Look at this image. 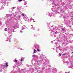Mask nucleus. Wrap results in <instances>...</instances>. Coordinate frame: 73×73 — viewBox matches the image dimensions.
<instances>
[{
	"instance_id": "20",
	"label": "nucleus",
	"mask_w": 73,
	"mask_h": 73,
	"mask_svg": "<svg viewBox=\"0 0 73 73\" xmlns=\"http://www.w3.org/2000/svg\"><path fill=\"white\" fill-rule=\"evenodd\" d=\"M33 27H32L31 28V29H33Z\"/></svg>"
},
{
	"instance_id": "16",
	"label": "nucleus",
	"mask_w": 73,
	"mask_h": 73,
	"mask_svg": "<svg viewBox=\"0 0 73 73\" xmlns=\"http://www.w3.org/2000/svg\"><path fill=\"white\" fill-rule=\"evenodd\" d=\"M20 61H23V59H21Z\"/></svg>"
},
{
	"instance_id": "24",
	"label": "nucleus",
	"mask_w": 73,
	"mask_h": 73,
	"mask_svg": "<svg viewBox=\"0 0 73 73\" xmlns=\"http://www.w3.org/2000/svg\"><path fill=\"white\" fill-rule=\"evenodd\" d=\"M54 11V12H56V10H55Z\"/></svg>"
},
{
	"instance_id": "12",
	"label": "nucleus",
	"mask_w": 73,
	"mask_h": 73,
	"mask_svg": "<svg viewBox=\"0 0 73 73\" xmlns=\"http://www.w3.org/2000/svg\"><path fill=\"white\" fill-rule=\"evenodd\" d=\"M15 62H17V60H15Z\"/></svg>"
},
{
	"instance_id": "35",
	"label": "nucleus",
	"mask_w": 73,
	"mask_h": 73,
	"mask_svg": "<svg viewBox=\"0 0 73 73\" xmlns=\"http://www.w3.org/2000/svg\"><path fill=\"white\" fill-rule=\"evenodd\" d=\"M15 40H16V39H15Z\"/></svg>"
},
{
	"instance_id": "18",
	"label": "nucleus",
	"mask_w": 73,
	"mask_h": 73,
	"mask_svg": "<svg viewBox=\"0 0 73 73\" xmlns=\"http://www.w3.org/2000/svg\"><path fill=\"white\" fill-rule=\"evenodd\" d=\"M64 29L63 28V29H62V31H64Z\"/></svg>"
},
{
	"instance_id": "5",
	"label": "nucleus",
	"mask_w": 73,
	"mask_h": 73,
	"mask_svg": "<svg viewBox=\"0 0 73 73\" xmlns=\"http://www.w3.org/2000/svg\"><path fill=\"white\" fill-rule=\"evenodd\" d=\"M8 62H6L5 63V64H6V66H8Z\"/></svg>"
},
{
	"instance_id": "19",
	"label": "nucleus",
	"mask_w": 73,
	"mask_h": 73,
	"mask_svg": "<svg viewBox=\"0 0 73 73\" xmlns=\"http://www.w3.org/2000/svg\"><path fill=\"white\" fill-rule=\"evenodd\" d=\"M23 0H19V1H22Z\"/></svg>"
},
{
	"instance_id": "1",
	"label": "nucleus",
	"mask_w": 73,
	"mask_h": 73,
	"mask_svg": "<svg viewBox=\"0 0 73 73\" xmlns=\"http://www.w3.org/2000/svg\"><path fill=\"white\" fill-rule=\"evenodd\" d=\"M21 16L23 17V18L26 21H31V20H33L34 22H35L34 21V20L32 18H27V17L25 16V15L24 14H22L21 15Z\"/></svg>"
},
{
	"instance_id": "22",
	"label": "nucleus",
	"mask_w": 73,
	"mask_h": 73,
	"mask_svg": "<svg viewBox=\"0 0 73 73\" xmlns=\"http://www.w3.org/2000/svg\"><path fill=\"white\" fill-rule=\"evenodd\" d=\"M63 54L64 55H65V54Z\"/></svg>"
},
{
	"instance_id": "21",
	"label": "nucleus",
	"mask_w": 73,
	"mask_h": 73,
	"mask_svg": "<svg viewBox=\"0 0 73 73\" xmlns=\"http://www.w3.org/2000/svg\"><path fill=\"white\" fill-rule=\"evenodd\" d=\"M70 35H72V36H73V34H71Z\"/></svg>"
},
{
	"instance_id": "31",
	"label": "nucleus",
	"mask_w": 73,
	"mask_h": 73,
	"mask_svg": "<svg viewBox=\"0 0 73 73\" xmlns=\"http://www.w3.org/2000/svg\"><path fill=\"white\" fill-rule=\"evenodd\" d=\"M52 27H53V26H52Z\"/></svg>"
},
{
	"instance_id": "8",
	"label": "nucleus",
	"mask_w": 73,
	"mask_h": 73,
	"mask_svg": "<svg viewBox=\"0 0 73 73\" xmlns=\"http://www.w3.org/2000/svg\"><path fill=\"white\" fill-rule=\"evenodd\" d=\"M36 53V49H34V50L33 53Z\"/></svg>"
},
{
	"instance_id": "34",
	"label": "nucleus",
	"mask_w": 73,
	"mask_h": 73,
	"mask_svg": "<svg viewBox=\"0 0 73 73\" xmlns=\"http://www.w3.org/2000/svg\"><path fill=\"white\" fill-rule=\"evenodd\" d=\"M55 36H56V35H55Z\"/></svg>"
},
{
	"instance_id": "33",
	"label": "nucleus",
	"mask_w": 73,
	"mask_h": 73,
	"mask_svg": "<svg viewBox=\"0 0 73 73\" xmlns=\"http://www.w3.org/2000/svg\"><path fill=\"white\" fill-rule=\"evenodd\" d=\"M55 33H56V32H55Z\"/></svg>"
},
{
	"instance_id": "14",
	"label": "nucleus",
	"mask_w": 73,
	"mask_h": 73,
	"mask_svg": "<svg viewBox=\"0 0 73 73\" xmlns=\"http://www.w3.org/2000/svg\"><path fill=\"white\" fill-rule=\"evenodd\" d=\"M1 8H2V9H4V7H1Z\"/></svg>"
},
{
	"instance_id": "36",
	"label": "nucleus",
	"mask_w": 73,
	"mask_h": 73,
	"mask_svg": "<svg viewBox=\"0 0 73 73\" xmlns=\"http://www.w3.org/2000/svg\"><path fill=\"white\" fill-rule=\"evenodd\" d=\"M54 10H55L54 9Z\"/></svg>"
},
{
	"instance_id": "17",
	"label": "nucleus",
	"mask_w": 73,
	"mask_h": 73,
	"mask_svg": "<svg viewBox=\"0 0 73 73\" xmlns=\"http://www.w3.org/2000/svg\"><path fill=\"white\" fill-rule=\"evenodd\" d=\"M20 32H21V33H23V31H20Z\"/></svg>"
},
{
	"instance_id": "15",
	"label": "nucleus",
	"mask_w": 73,
	"mask_h": 73,
	"mask_svg": "<svg viewBox=\"0 0 73 73\" xmlns=\"http://www.w3.org/2000/svg\"><path fill=\"white\" fill-rule=\"evenodd\" d=\"M37 51H38V52H40V49H37Z\"/></svg>"
},
{
	"instance_id": "4",
	"label": "nucleus",
	"mask_w": 73,
	"mask_h": 73,
	"mask_svg": "<svg viewBox=\"0 0 73 73\" xmlns=\"http://www.w3.org/2000/svg\"><path fill=\"white\" fill-rule=\"evenodd\" d=\"M25 25H23V26H22V30H23V29H25Z\"/></svg>"
},
{
	"instance_id": "9",
	"label": "nucleus",
	"mask_w": 73,
	"mask_h": 73,
	"mask_svg": "<svg viewBox=\"0 0 73 73\" xmlns=\"http://www.w3.org/2000/svg\"><path fill=\"white\" fill-rule=\"evenodd\" d=\"M27 3L25 2L24 3V5H27Z\"/></svg>"
},
{
	"instance_id": "26",
	"label": "nucleus",
	"mask_w": 73,
	"mask_h": 73,
	"mask_svg": "<svg viewBox=\"0 0 73 73\" xmlns=\"http://www.w3.org/2000/svg\"><path fill=\"white\" fill-rule=\"evenodd\" d=\"M51 42L52 43L53 42V41H52Z\"/></svg>"
},
{
	"instance_id": "32",
	"label": "nucleus",
	"mask_w": 73,
	"mask_h": 73,
	"mask_svg": "<svg viewBox=\"0 0 73 73\" xmlns=\"http://www.w3.org/2000/svg\"><path fill=\"white\" fill-rule=\"evenodd\" d=\"M0 10H1V9L0 8Z\"/></svg>"
},
{
	"instance_id": "3",
	"label": "nucleus",
	"mask_w": 73,
	"mask_h": 73,
	"mask_svg": "<svg viewBox=\"0 0 73 73\" xmlns=\"http://www.w3.org/2000/svg\"><path fill=\"white\" fill-rule=\"evenodd\" d=\"M16 26L15 25L11 27V29L12 30H14V29H16Z\"/></svg>"
},
{
	"instance_id": "10",
	"label": "nucleus",
	"mask_w": 73,
	"mask_h": 73,
	"mask_svg": "<svg viewBox=\"0 0 73 73\" xmlns=\"http://www.w3.org/2000/svg\"><path fill=\"white\" fill-rule=\"evenodd\" d=\"M7 16L9 17V16H11V15H10V14H8L7 15Z\"/></svg>"
},
{
	"instance_id": "29",
	"label": "nucleus",
	"mask_w": 73,
	"mask_h": 73,
	"mask_svg": "<svg viewBox=\"0 0 73 73\" xmlns=\"http://www.w3.org/2000/svg\"><path fill=\"white\" fill-rule=\"evenodd\" d=\"M72 53H73V51L72 52Z\"/></svg>"
},
{
	"instance_id": "2",
	"label": "nucleus",
	"mask_w": 73,
	"mask_h": 73,
	"mask_svg": "<svg viewBox=\"0 0 73 73\" xmlns=\"http://www.w3.org/2000/svg\"><path fill=\"white\" fill-rule=\"evenodd\" d=\"M8 36L9 37H8L7 38V40H6V41H8L9 40V42L10 41V39H11V36H12V34H9L8 33Z\"/></svg>"
},
{
	"instance_id": "25",
	"label": "nucleus",
	"mask_w": 73,
	"mask_h": 73,
	"mask_svg": "<svg viewBox=\"0 0 73 73\" xmlns=\"http://www.w3.org/2000/svg\"><path fill=\"white\" fill-rule=\"evenodd\" d=\"M67 73H70L69 72H67Z\"/></svg>"
},
{
	"instance_id": "11",
	"label": "nucleus",
	"mask_w": 73,
	"mask_h": 73,
	"mask_svg": "<svg viewBox=\"0 0 73 73\" xmlns=\"http://www.w3.org/2000/svg\"><path fill=\"white\" fill-rule=\"evenodd\" d=\"M7 28H5V31H7Z\"/></svg>"
},
{
	"instance_id": "13",
	"label": "nucleus",
	"mask_w": 73,
	"mask_h": 73,
	"mask_svg": "<svg viewBox=\"0 0 73 73\" xmlns=\"http://www.w3.org/2000/svg\"><path fill=\"white\" fill-rule=\"evenodd\" d=\"M59 54V56H61V53H60Z\"/></svg>"
},
{
	"instance_id": "7",
	"label": "nucleus",
	"mask_w": 73,
	"mask_h": 73,
	"mask_svg": "<svg viewBox=\"0 0 73 73\" xmlns=\"http://www.w3.org/2000/svg\"><path fill=\"white\" fill-rule=\"evenodd\" d=\"M16 8V7H13L11 8V9H12V10H13L14 9H15Z\"/></svg>"
},
{
	"instance_id": "27",
	"label": "nucleus",
	"mask_w": 73,
	"mask_h": 73,
	"mask_svg": "<svg viewBox=\"0 0 73 73\" xmlns=\"http://www.w3.org/2000/svg\"><path fill=\"white\" fill-rule=\"evenodd\" d=\"M33 56H35V55H33Z\"/></svg>"
},
{
	"instance_id": "30",
	"label": "nucleus",
	"mask_w": 73,
	"mask_h": 73,
	"mask_svg": "<svg viewBox=\"0 0 73 73\" xmlns=\"http://www.w3.org/2000/svg\"><path fill=\"white\" fill-rule=\"evenodd\" d=\"M51 31H52V30L50 29Z\"/></svg>"
},
{
	"instance_id": "6",
	"label": "nucleus",
	"mask_w": 73,
	"mask_h": 73,
	"mask_svg": "<svg viewBox=\"0 0 73 73\" xmlns=\"http://www.w3.org/2000/svg\"><path fill=\"white\" fill-rule=\"evenodd\" d=\"M48 15H49V16H50V15H52V16H53L54 14L52 13V14H50V13H48Z\"/></svg>"
},
{
	"instance_id": "28",
	"label": "nucleus",
	"mask_w": 73,
	"mask_h": 73,
	"mask_svg": "<svg viewBox=\"0 0 73 73\" xmlns=\"http://www.w3.org/2000/svg\"><path fill=\"white\" fill-rule=\"evenodd\" d=\"M57 44V43H55V44Z\"/></svg>"
},
{
	"instance_id": "23",
	"label": "nucleus",
	"mask_w": 73,
	"mask_h": 73,
	"mask_svg": "<svg viewBox=\"0 0 73 73\" xmlns=\"http://www.w3.org/2000/svg\"><path fill=\"white\" fill-rule=\"evenodd\" d=\"M17 8H19V6H17Z\"/></svg>"
}]
</instances>
